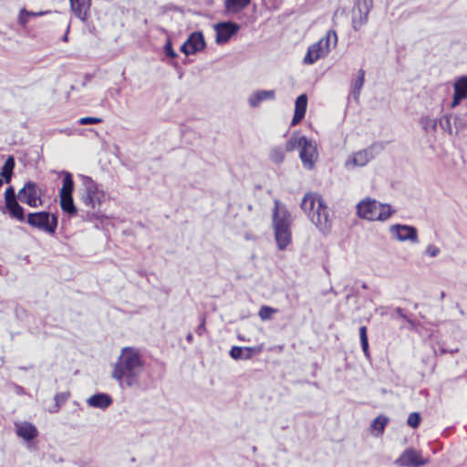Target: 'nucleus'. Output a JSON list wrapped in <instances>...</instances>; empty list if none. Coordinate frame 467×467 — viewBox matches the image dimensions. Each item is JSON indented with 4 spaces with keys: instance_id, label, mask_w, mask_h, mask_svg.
I'll return each mask as SVG.
<instances>
[{
    "instance_id": "nucleus-1",
    "label": "nucleus",
    "mask_w": 467,
    "mask_h": 467,
    "mask_svg": "<svg viewBox=\"0 0 467 467\" xmlns=\"http://www.w3.org/2000/svg\"><path fill=\"white\" fill-rule=\"evenodd\" d=\"M144 362L140 351L132 347H124L113 365L111 378L121 389H139Z\"/></svg>"
},
{
    "instance_id": "nucleus-2",
    "label": "nucleus",
    "mask_w": 467,
    "mask_h": 467,
    "mask_svg": "<svg viewBox=\"0 0 467 467\" xmlns=\"http://www.w3.org/2000/svg\"><path fill=\"white\" fill-rule=\"evenodd\" d=\"M301 209L320 232L327 234L330 231L332 218L328 207L319 194L306 193L301 202Z\"/></svg>"
},
{
    "instance_id": "nucleus-3",
    "label": "nucleus",
    "mask_w": 467,
    "mask_h": 467,
    "mask_svg": "<svg viewBox=\"0 0 467 467\" xmlns=\"http://www.w3.org/2000/svg\"><path fill=\"white\" fill-rule=\"evenodd\" d=\"M272 214V224L275 232V239L279 250H285L291 243L292 215L285 204L279 200H275Z\"/></svg>"
},
{
    "instance_id": "nucleus-4",
    "label": "nucleus",
    "mask_w": 467,
    "mask_h": 467,
    "mask_svg": "<svg viewBox=\"0 0 467 467\" xmlns=\"http://www.w3.org/2000/svg\"><path fill=\"white\" fill-rule=\"evenodd\" d=\"M296 148H300L299 157L303 166L312 170L318 156L316 142L306 136L292 135L286 143V150L292 151Z\"/></svg>"
},
{
    "instance_id": "nucleus-5",
    "label": "nucleus",
    "mask_w": 467,
    "mask_h": 467,
    "mask_svg": "<svg viewBox=\"0 0 467 467\" xmlns=\"http://www.w3.org/2000/svg\"><path fill=\"white\" fill-rule=\"evenodd\" d=\"M337 44V36L335 30L327 31L324 37L311 45L304 57V63L312 65L318 59L325 57L331 47H335Z\"/></svg>"
},
{
    "instance_id": "nucleus-6",
    "label": "nucleus",
    "mask_w": 467,
    "mask_h": 467,
    "mask_svg": "<svg viewBox=\"0 0 467 467\" xmlns=\"http://www.w3.org/2000/svg\"><path fill=\"white\" fill-rule=\"evenodd\" d=\"M31 227L36 228L45 233L53 234L57 228L58 220L57 215L48 212L29 213L26 221Z\"/></svg>"
},
{
    "instance_id": "nucleus-7",
    "label": "nucleus",
    "mask_w": 467,
    "mask_h": 467,
    "mask_svg": "<svg viewBox=\"0 0 467 467\" xmlns=\"http://www.w3.org/2000/svg\"><path fill=\"white\" fill-rule=\"evenodd\" d=\"M83 191L82 202L88 207L95 210L101 204L104 200L105 193L99 189L98 184L88 176H82Z\"/></svg>"
},
{
    "instance_id": "nucleus-8",
    "label": "nucleus",
    "mask_w": 467,
    "mask_h": 467,
    "mask_svg": "<svg viewBox=\"0 0 467 467\" xmlns=\"http://www.w3.org/2000/svg\"><path fill=\"white\" fill-rule=\"evenodd\" d=\"M213 28L216 33L215 43L223 45L238 33L241 26L237 23L225 21L215 24Z\"/></svg>"
},
{
    "instance_id": "nucleus-9",
    "label": "nucleus",
    "mask_w": 467,
    "mask_h": 467,
    "mask_svg": "<svg viewBox=\"0 0 467 467\" xmlns=\"http://www.w3.org/2000/svg\"><path fill=\"white\" fill-rule=\"evenodd\" d=\"M205 47L206 42L203 34L201 31H194L188 36L180 50L185 56H190L204 50Z\"/></svg>"
},
{
    "instance_id": "nucleus-10",
    "label": "nucleus",
    "mask_w": 467,
    "mask_h": 467,
    "mask_svg": "<svg viewBox=\"0 0 467 467\" xmlns=\"http://www.w3.org/2000/svg\"><path fill=\"white\" fill-rule=\"evenodd\" d=\"M428 462L419 451L412 448L406 449L394 463L400 467H420Z\"/></svg>"
},
{
    "instance_id": "nucleus-11",
    "label": "nucleus",
    "mask_w": 467,
    "mask_h": 467,
    "mask_svg": "<svg viewBox=\"0 0 467 467\" xmlns=\"http://www.w3.org/2000/svg\"><path fill=\"white\" fill-rule=\"evenodd\" d=\"M379 208V202L371 198H367L358 203L357 213L358 217L362 219L368 221H378V210Z\"/></svg>"
},
{
    "instance_id": "nucleus-12",
    "label": "nucleus",
    "mask_w": 467,
    "mask_h": 467,
    "mask_svg": "<svg viewBox=\"0 0 467 467\" xmlns=\"http://www.w3.org/2000/svg\"><path fill=\"white\" fill-rule=\"evenodd\" d=\"M17 198L21 202L34 208L41 203L36 183L33 182H27L24 187L20 189Z\"/></svg>"
},
{
    "instance_id": "nucleus-13",
    "label": "nucleus",
    "mask_w": 467,
    "mask_h": 467,
    "mask_svg": "<svg viewBox=\"0 0 467 467\" xmlns=\"http://www.w3.org/2000/svg\"><path fill=\"white\" fill-rule=\"evenodd\" d=\"M390 234L399 241L418 243V232L414 226L406 224H394L389 227Z\"/></svg>"
},
{
    "instance_id": "nucleus-14",
    "label": "nucleus",
    "mask_w": 467,
    "mask_h": 467,
    "mask_svg": "<svg viewBox=\"0 0 467 467\" xmlns=\"http://www.w3.org/2000/svg\"><path fill=\"white\" fill-rule=\"evenodd\" d=\"M384 149L382 143L377 142L369 147L356 152L353 155V162L358 166H365L368 161L373 160Z\"/></svg>"
},
{
    "instance_id": "nucleus-15",
    "label": "nucleus",
    "mask_w": 467,
    "mask_h": 467,
    "mask_svg": "<svg viewBox=\"0 0 467 467\" xmlns=\"http://www.w3.org/2000/svg\"><path fill=\"white\" fill-rule=\"evenodd\" d=\"M372 5L373 0H357L353 9L354 22L358 20L359 25H364L368 20Z\"/></svg>"
},
{
    "instance_id": "nucleus-16",
    "label": "nucleus",
    "mask_w": 467,
    "mask_h": 467,
    "mask_svg": "<svg viewBox=\"0 0 467 467\" xmlns=\"http://www.w3.org/2000/svg\"><path fill=\"white\" fill-rule=\"evenodd\" d=\"M263 349L262 346H256V347H238L234 346L229 354L230 357L234 360L239 359H250L255 354H259Z\"/></svg>"
},
{
    "instance_id": "nucleus-17",
    "label": "nucleus",
    "mask_w": 467,
    "mask_h": 467,
    "mask_svg": "<svg viewBox=\"0 0 467 467\" xmlns=\"http://www.w3.org/2000/svg\"><path fill=\"white\" fill-rule=\"evenodd\" d=\"M16 433L18 437L24 439L26 441H33L38 435L36 427L28 421H17L15 422Z\"/></svg>"
},
{
    "instance_id": "nucleus-18",
    "label": "nucleus",
    "mask_w": 467,
    "mask_h": 467,
    "mask_svg": "<svg viewBox=\"0 0 467 467\" xmlns=\"http://www.w3.org/2000/svg\"><path fill=\"white\" fill-rule=\"evenodd\" d=\"M454 94L451 101V108L458 106L461 101L467 98V76L458 78L454 84Z\"/></svg>"
},
{
    "instance_id": "nucleus-19",
    "label": "nucleus",
    "mask_w": 467,
    "mask_h": 467,
    "mask_svg": "<svg viewBox=\"0 0 467 467\" xmlns=\"http://www.w3.org/2000/svg\"><path fill=\"white\" fill-rule=\"evenodd\" d=\"M70 8L74 15L85 22L88 19V13L91 5V0H69Z\"/></svg>"
},
{
    "instance_id": "nucleus-20",
    "label": "nucleus",
    "mask_w": 467,
    "mask_h": 467,
    "mask_svg": "<svg viewBox=\"0 0 467 467\" xmlns=\"http://www.w3.org/2000/svg\"><path fill=\"white\" fill-rule=\"evenodd\" d=\"M307 108V96L306 94L299 95L295 103L294 117L291 121V126L297 125L305 117Z\"/></svg>"
},
{
    "instance_id": "nucleus-21",
    "label": "nucleus",
    "mask_w": 467,
    "mask_h": 467,
    "mask_svg": "<svg viewBox=\"0 0 467 467\" xmlns=\"http://www.w3.org/2000/svg\"><path fill=\"white\" fill-rule=\"evenodd\" d=\"M113 402L110 395L103 392L96 393L87 400V404L91 408L106 410Z\"/></svg>"
},
{
    "instance_id": "nucleus-22",
    "label": "nucleus",
    "mask_w": 467,
    "mask_h": 467,
    "mask_svg": "<svg viewBox=\"0 0 467 467\" xmlns=\"http://www.w3.org/2000/svg\"><path fill=\"white\" fill-rule=\"evenodd\" d=\"M275 98V90H257L248 98V104L251 108H257L265 100H274Z\"/></svg>"
},
{
    "instance_id": "nucleus-23",
    "label": "nucleus",
    "mask_w": 467,
    "mask_h": 467,
    "mask_svg": "<svg viewBox=\"0 0 467 467\" xmlns=\"http://www.w3.org/2000/svg\"><path fill=\"white\" fill-rule=\"evenodd\" d=\"M5 208L8 211L9 216L11 218L16 219L21 223L26 221L25 209L19 204L17 201H13L12 202L6 204Z\"/></svg>"
},
{
    "instance_id": "nucleus-24",
    "label": "nucleus",
    "mask_w": 467,
    "mask_h": 467,
    "mask_svg": "<svg viewBox=\"0 0 467 467\" xmlns=\"http://www.w3.org/2000/svg\"><path fill=\"white\" fill-rule=\"evenodd\" d=\"M16 167V161L14 156L10 155L6 158L4 165L0 171V176L5 183H9L14 174V169Z\"/></svg>"
},
{
    "instance_id": "nucleus-25",
    "label": "nucleus",
    "mask_w": 467,
    "mask_h": 467,
    "mask_svg": "<svg viewBox=\"0 0 467 467\" xmlns=\"http://www.w3.org/2000/svg\"><path fill=\"white\" fill-rule=\"evenodd\" d=\"M251 0H224L225 10L230 14H238L247 7Z\"/></svg>"
},
{
    "instance_id": "nucleus-26",
    "label": "nucleus",
    "mask_w": 467,
    "mask_h": 467,
    "mask_svg": "<svg viewBox=\"0 0 467 467\" xmlns=\"http://www.w3.org/2000/svg\"><path fill=\"white\" fill-rule=\"evenodd\" d=\"M62 174L64 178L62 187L59 190V195H72L74 191V182L72 174L66 171H63Z\"/></svg>"
},
{
    "instance_id": "nucleus-27",
    "label": "nucleus",
    "mask_w": 467,
    "mask_h": 467,
    "mask_svg": "<svg viewBox=\"0 0 467 467\" xmlns=\"http://www.w3.org/2000/svg\"><path fill=\"white\" fill-rule=\"evenodd\" d=\"M60 207L64 213L68 215H75L77 213V208L73 201L72 195H59Z\"/></svg>"
},
{
    "instance_id": "nucleus-28",
    "label": "nucleus",
    "mask_w": 467,
    "mask_h": 467,
    "mask_svg": "<svg viewBox=\"0 0 467 467\" xmlns=\"http://www.w3.org/2000/svg\"><path fill=\"white\" fill-rule=\"evenodd\" d=\"M365 82V71L363 69H359L358 73V77L356 78L354 84H353V89L352 94L355 100L358 99V97L360 95L361 88Z\"/></svg>"
},
{
    "instance_id": "nucleus-29",
    "label": "nucleus",
    "mask_w": 467,
    "mask_h": 467,
    "mask_svg": "<svg viewBox=\"0 0 467 467\" xmlns=\"http://www.w3.org/2000/svg\"><path fill=\"white\" fill-rule=\"evenodd\" d=\"M389 422V419L386 416L379 415L371 422V429L376 431L378 434H382L386 425Z\"/></svg>"
},
{
    "instance_id": "nucleus-30",
    "label": "nucleus",
    "mask_w": 467,
    "mask_h": 467,
    "mask_svg": "<svg viewBox=\"0 0 467 467\" xmlns=\"http://www.w3.org/2000/svg\"><path fill=\"white\" fill-rule=\"evenodd\" d=\"M394 213L395 211L391 209L389 204L380 202V208L378 210V221H386Z\"/></svg>"
},
{
    "instance_id": "nucleus-31",
    "label": "nucleus",
    "mask_w": 467,
    "mask_h": 467,
    "mask_svg": "<svg viewBox=\"0 0 467 467\" xmlns=\"http://www.w3.org/2000/svg\"><path fill=\"white\" fill-rule=\"evenodd\" d=\"M69 394L67 392H61L55 395V404L52 409L49 410V412L56 413L59 410L61 405H63L67 400L68 399Z\"/></svg>"
},
{
    "instance_id": "nucleus-32",
    "label": "nucleus",
    "mask_w": 467,
    "mask_h": 467,
    "mask_svg": "<svg viewBox=\"0 0 467 467\" xmlns=\"http://www.w3.org/2000/svg\"><path fill=\"white\" fill-rule=\"evenodd\" d=\"M359 337H360V343L363 352L366 356H368V339L367 336V327L365 326L360 327L359 328Z\"/></svg>"
},
{
    "instance_id": "nucleus-33",
    "label": "nucleus",
    "mask_w": 467,
    "mask_h": 467,
    "mask_svg": "<svg viewBox=\"0 0 467 467\" xmlns=\"http://www.w3.org/2000/svg\"><path fill=\"white\" fill-rule=\"evenodd\" d=\"M421 124L426 131L434 132L436 131L438 122L436 119L426 117L421 119Z\"/></svg>"
},
{
    "instance_id": "nucleus-34",
    "label": "nucleus",
    "mask_w": 467,
    "mask_h": 467,
    "mask_svg": "<svg viewBox=\"0 0 467 467\" xmlns=\"http://www.w3.org/2000/svg\"><path fill=\"white\" fill-rule=\"evenodd\" d=\"M270 159L275 163H281L284 161L285 154L282 148H274L270 151Z\"/></svg>"
},
{
    "instance_id": "nucleus-35",
    "label": "nucleus",
    "mask_w": 467,
    "mask_h": 467,
    "mask_svg": "<svg viewBox=\"0 0 467 467\" xmlns=\"http://www.w3.org/2000/svg\"><path fill=\"white\" fill-rule=\"evenodd\" d=\"M277 310L275 308H273L268 306H261L258 315L262 320H267L270 319L272 315Z\"/></svg>"
},
{
    "instance_id": "nucleus-36",
    "label": "nucleus",
    "mask_w": 467,
    "mask_h": 467,
    "mask_svg": "<svg viewBox=\"0 0 467 467\" xmlns=\"http://www.w3.org/2000/svg\"><path fill=\"white\" fill-rule=\"evenodd\" d=\"M440 127L446 132L451 134L452 133V127L451 123V118L449 116H442L439 119Z\"/></svg>"
},
{
    "instance_id": "nucleus-37",
    "label": "nucleus",
    "mask_w": 467,
    "mask_h": 467,
    "mask_svg": "<svg viewBox=\"0 0 467 467\" xmlns=\"http://www.w3.org/2000/svg\"><path fill=\"white\" fill-rule=\"evenodd\" d=\"M407 423L411 428H417L420 423V415L418 412H412L409 415Z\"/></svg>"
},
{
    "instance_id": "nucleus-38",
    "label": "nucleus",
    "mask_w": 467,
    "mask_h": 467,
    "mask_svg": "<svg viewBox=\"0 0 467 467\" xmlns=\"http://www.w3.org/2000/svg\"><path fill=\"white\" fill-rule=\"evenodd\" d=\"M13 201L16 200V195L15 192V188L13 186H9L5 192V204H8L12 202Z\"/></svg>"
},
{
    "instance_id": "nucleus-39",
    "label": "nucleus",
    "mask_w": 467,
    "mask_h": 467,
    "mask_svg": "<svg viewBox=\"0 0 467 467\" xmlns=\"http://www.w3.org/2000/svg\"><path fill=\"white\" fill-rule=\"evenodd\" d=\"M101 122H102V119L95 118V117H84L78 120V123L80 125H92V124H99Z\"/></svg>"
},
{
    "instance_id": "nucleus-40",
    "label": "nucleus",
    "mask_w": 467,
    "mask_h": 467,
    "mask_svg": "<svg viewBox=\"0 0 467 467\" xmlns=\"http://www.w3.org/2000/svg\"><path fill=\"white\" fill-rule=\"evenodd\" d=\"M164 53L167 57L171 58H175L178 56L177 53L174 51L171 41L170 39L167 40L164 46Z\"/></svg>"
},
{
    "instance_id": "nucleus-41",
    "label": "nucleus",
    "mask_w": 467,
    "mask_h": 467,
    "mask_svg": "<svg viewBox=\"0 0 467 467\" xmlns=\"http://www.w3.org/2000/svg\"><path fill=\"white\" fill-rule=\"evenodd\" d=\"M440 254V249L432 244L428 245V247L425 250V254L429 255L430 257H436Z\"/></svg>"
},
{
    "instance_id": "nucleus-42",
    "label": "nucleus",
    "mask_w": 467,
    "mask_h": 467,
    "mask_svg": "<svg viewBox=\"0 0 467 467\" xmlns=\"http://www.w3.org/2000/svg\"><path fill=\"white\" fill-rule=\"evenodd\" d=\"M22 13L26 14V16H43L45 14H47V12H38V13H35V12H32V11H27L26 9H22Z\"/></svg>"
},
{
    "instance_id": "nucleus-43",
    "label": "nucleus",
    "mask_w": 467,
    "mask_h": 467,
    "mask_svg": "<svg viewBox=\"0 0 467 467\" xmlns=\"http://www.w3.org/2000/svg\"><path fill=\"white\" fill-rule=\"evenodd\" d=\"M205 330V317L202 318L201 324L196 328V333L201 336L202 332Z\"/></svg>"
},
{
    "instance_id": "nucleus-44",
    "label": "nucleus",
    "mask_w": 467,
    "mask_h": 467,
    "mask_svg": "<svg viewBox=\"0 0 467 467\" xmlns=\"http://www.w3.org/2000/svg\"><path fill=\"white\" fill-rule=\"evenodd\" d=\"M28 17L29 16H26V14L22 13V10H21L20 15H19V19H18L19 24L23 26H26L28 22Z\"/></svg>"
},
{
    "instance_id": "nucleus-45",
    "label": "nucleus",
    "mask_w": 467,
    "mask_h": 467,
    "mask_svg": "<svg viewBox=\"0 0 467 467\" xmlns=\"http://www.w3.org/2000/svg\"><path fill=\"white\" fill-rule=\"evenodd\" d=\"M68 31H69V25H68V26H67V27L66 34H65V35L63 36V37H62V40H63L64 42H67V39H68V38H67Z\"/></svg>"
},
{
    "instance_id": "nucleus-46",
    "label": "nucleus",
    "mask_w": 467,
    "mask_h": 467,
    "mask_svg": "<svg viewBox=\"0 0 467 467\" xmlns=\"http://www.w3.org/2000/svg\"><path fill=\"white\" fill-rule=\"evenodd\" d=\"M186 340L189 342V343H192V340H193V337H192V333H189L187 336H186Z\"/></svg>"
},
{
    "instance_id": "nucleus-47",
    "label": "nucleus",
    "mask_w": 467,
    "mask_h": 467,
    "mask_svg": "<svg viewBox=\"0 0 467 467\" xmlns=\"http://www.w3.org/2000/svg\"><path fill=\"white\" fill-rule=\"evenodd\" d=\"M397 312H398V314H400V317H404V316H403V315H402V313H401V312H402L401 308L398 307V308H397Z\"/></svg>"
},
{
    "instance_id": "nucleus-48",
    "label": "nucleus",
    "mask_w": 467,
    "mask_h": 467,
    "mask_svg": "<svg viewBox=\"0 0 467 467\" xmlns=\"http://www.w3.org/2000/svg\"><path fill=\"white\" fill-rule=\"evenodd\" d=\"M5 181L0 177V188L3 186Z\"/></svg>"
},
{
    "instance_id": "nucleus-49",
    "label": "nucleus",
    "mask_w": 467,
    "mask_h": 467,
    "mask_svg": "<svg viewBox=\"0 0 467 467\" xmlns=\"http://www.w3.org/2000/svg\"><path fill=\"white\" fill-rule=\"evenodd\" d=\"M445 297V293L444 292H441V299H443Z\"/></svg>"
},
{
    "instance_id": "nucleus-50",
    "label": "nucleus",
    "mask_w": 467,
    "mask_h": 467,
    "mask_svg": "<svg viewBox=\"0 0 467 467\" xmlns=\"http://www.w3.org/2000/svg\"><path fill=\"white\" fill-rule=\"evenodd\" d=\"M238 338H239L240 340H245V339H244V337H241V336H239V337H238Z\"/></svg>"
}]
</instances>
